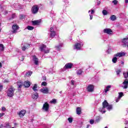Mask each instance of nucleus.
<instances>
[{
	"label": "nucleus",
	"instance_id": "4be33fe9",
	"mask_svg": "<svg viewBox=\"0 0 128 128\" xmlns=\"http://www.w3.org/2000/svg\"><path fill=\"white\" fill-rule=\"evenodd\" d=\"M54 36H56V32L54 31L51 32L50 34V37L54 38Z\"/></svg>",
	"mask_w": 128,
	"mask_h": 128
},
{
	"label": "nucleus",
	"instance_id": "bb28decb",
	"mask_svg": "<svg viewBox=\"0 0 128 128\" xmlns=\"http://www.w3.org/2000/svg\"><path fill=\"white\" fill-rule=\"evenodd\" d=\"M123 76H124V78H128V71H127L126 72H123Z\"/></svg>",
	"mask_w": 128,
	"mask_h": 128
},
{
	"label": "nucleus",
	"instance_id": "052dcab7",
	"mask_svg": "<svg viewBox=\"0 0 128 128\" xmlns=\"http://www.w3.org/2000/svg\"><path fill=\"white\" fill-rule=\"evenodd\" d=\"M4 82L8 83V80H4Z\"/></svg>",
	"mask_w": 128,
	"mask_h": 128
},
{
	"label": "nucleus",
	"instance_id": "09e8293b",
	"mask_svg": "<svg viewBox=\"0 0 128 128\" xmlns=\"http://www.w3.org/2000/svg\"><path fill=\"white\" fill-rule=\"evenodd\" d=\"M42 80H46V76H44L42 77Z\"/></svg>",
	"mask_w": 128,
	"mask_h": 128
},
{
	"label": "nucleus",
	"instance_id": "864d4df0",
	"mask_svg": "<svg viewBox=\"0 0 128 128\" xmlns=\"http://www.w3.org/2000/svg\"><path fill=\"white\" fill-rule=\"evenodd\" d=\"M54 32V28H50V32Z\"/></svg>",
	"mask_w": 128,
	"mask_h": 128
},
{
	"label": "nucleus",
	"instance_id": "412c9836",
	"mask_svg": "<svg viewBox=\"0 0 128 128\" xmlns=\"http://www.w3.org/2000/svg\"><path fill=\"white\" fill-rule=\"evenodd\" d=\"M110 20H112V22H114V21L116 20V16L114 15H112L110 17Z\"/></svg>",
	"mask_w": 128,
	"mask_h": 128
},
{
	"label": "nucleus",
	"instance_id": "a878e982",
	"mask_svg": "<svg viewBox=\"0 0 128 128\" xmlns=\"http://www.w3.org/2000/svg\"><path fill=\"white\" fill-rule=\"evenodd\" d=\"M112 62H114V64H116V62H118V58L115 56L112 58Z\"/></svg>",
	"mask_w": 128,
	"mask_h": 128
},
{
	"label": "nucleus",
	"instance_id": "ea45409f",
	"mask_svg": "<svg viewBox=\"0 0 128 128\" xmlns=\"http://www.w3.org/2000/svg\"><path fill=\"white\" fill-rule=\"evenodd\" d=\"M50 102L52 104H56V99H52Z\"/></svg>",
	"mask_w": 128,
	"mask_h": 128
},
{
	"label": "nucleus",
	"instance_id": "7ed1b4c3",
	"mask_svg": "<svg viewBox=\"0 0 128 128\" xmlns=\"http://www.w3.org/2000/svg\"><path fill=\"white\" fill-rule=\"evenodd\" d=\"M14 88L13 86H11L8 89L7 96L9 98H12L14 96Z\"/></svg>",
	"mask_w": 128,
	"mask_h": 128
},
{
	"label": "nucleus",
	"instance_id": "473e14b6",
	"mask_svg": "<svg viewBox=\"0 0 128 128\" xmlns=\"http://www.w3.org/2000/svg\"><path fill=\"white\" fill-rule=\"evenodd\" d=\"M100 120V117L97 116L96 117V122H99Z\"/></svg>",
	"mask_w": 128,
	"mask_h": 128
},
{
	"label": "nucleus",
	"instance_id": "2f4dec72",
	"mask_svg": "<svg viewBox=\"0 0 128 128\" xmlns=\"http://www.w3.org/2000/svg\"><path fill=\"white\" fill-rule=\"evenodd\" d=\"M102 14H104V16H106V14H108V11L104 10H102Z\"/></svg>",
	"mask_w": 128,
	"mask_h": 128
},
{
	"label": "nucleus",
	"instance_id": "de8ad7c7",
	"mask_svg": "<svg viewBox=\"0 0 128 128\" xmlns=\"http://www.w3.org/2000/svg\"><path fill=\"white\" fill-rule=\"evenodd\" d=\"M12 18H16V14H12Z\"/></svg>",
	"mask_w": 128,
	"mask_h": 128
},
{
	"label": "nucleus",
	"instance_id": "e2e57ef3",
	"mask_svg": "<svg viewBox=\"0 0 128 128\" xmlns=\"http://www.w3.org/2000/svg\"><path fill=\"white\" fill-rule=\"evenodd\" d=\"M90 126V124H88L86 128H89Z\"/></svg>",
	"mask_w": 128,
	"mask_h": 128
},
{
	"label": "nucleus",
	"instance_id": "9b49d317",
	"mask_svg": "<svg viewBox=\"0 0 128 128\" xmlns=\"http://www.w3.org/2000/svg\"><path fill=\"white\" fill-rule=\"evenodd\" d=\"M72 66H74V64L72 63H68L66 64L64 68H66V70H70V68H72Z\"/></svg>",
	"mask_w": 128,
	"mask_h": 128
},
{
	"label": "nucleus",
	"instance_id": "a18cd8bd",
	"mask_svg": "<svg viewBox=\"0 0 128 128\" xmlns=\"http://www.w3.org/2000/svg\"><path fill=\"white\" fill-rule=\"evenodd\" d=\"M120 100V97H118V98L116 99V102H118V101Z\"/></svg>",
	"mask_w": 128,
	"mask_h": 128
},
{
	"label": "nucleus",
	"instance_id": "49530a36",
	"mask_svg": "<svg viewBox=\"0 0 128 128\" xmlns=\"http://www.w3.org/2000/svg\"><path fill=\"white\" fill-rule=\"evenodd\" d=\"M71 84L72 86H74V80H71Z\"/></svg>",
	"mask_w": 128,
	"mask_h": 128
},
{
	"label": "nucleus",
	"instance_id": "8fccbe9b",
	"mask_svg": "<svg viewBox=\"0 0 128 128\" xmlns=\"http://www.w3.org/2000/svg\"><path fill=\"white\" fill-rule=\"evenodd\" d=\"M2 110L5 111L6 110V108L5 107H2Z\"/></svg>",
	"mask_w": 128,
	"mask_h": 128
},
{
	"label": "nucleus",
	"instance_id": "69168bd1",
	"mask_svg": "<svg viewBox=\"0 0 128 128\" xmlns=\"http://www.w3.org/2000/svg\"><path fill=\"white\" fill-rule=\"evenodd\" d=\"M125 2L126 4H128V0H125Z\"/></svg>",
	"mask_w": 128,
	"mask_h": 128
},
{
	"label": "nucleus",
	"instance_id": "6e6552de",
	"mask_svg": "<svg viewBox=\"0 0 128 128\" xmlns=\"http://www.w3.org/2000/svg\"><path fill=\"white\" fill-rule=\"evenodd\" d=\"M32 26H40V22H42V20H32Z\"/></svg>",
	"mask_w": 128,
	"mask_h": 128
},
{
	"label": "nucleus",
	"instance_id": "393cba45",
	"mask_svg": "<svg viewBox=\"0 0 128 128\" xmlns=\"http://www.w3.org/2000/svg\"><path fill=\"white\" fill-rule=\"evenodd\" d=\"M0 52L4 50V46L2 44H0Z\"/></svg>",
	"mask_w": 128,
	"mask_h": 128
},
{
	"label": "nucleus",
	"instance_id": "0e129e2a",
	"mask_svg": "<svg viewBox=\"0 0 128 128\" xmlns=\"http://www.w3.org/2000/svg\"><path fill=\"white\" fill-rule=\"evenodd\" d=\"M2 62H0V68H2Z\"/></svg>",
	"mask_w": 128,
	"mask_h": 128
},
{
	"label": "nucleus",
	"instance_id": "5fc2aeb1",
	"mask_svg": "<svg viewBox=\"0 0 128 128\" xmlns=\"http://www.w3.org/2000/svg\"><path fill=\"white\" fill-rule=\"evenodd\" d=\"M20 20H24V15H20Z\"/></svg>",
	"mask_w": 128,
	"mask_h": 128
},
{
	"label": "nucleus",
	"instance_id": "72a5a7b5",
	"mask_svg": "<svg viewBox=\"0 0 128 128\" xmlns=\"http://www.w3.org/2000/svg\"><path fill=\"white\" fill-rule=\"evenodd\" d=\"M60 48H62V45H58L57 46H55V48H56L58 50H60Z\"/></svg>",
	"mask_w": 128,
	"mask_h": 128
},
{
	"label": "nucleus",
	"instance_id": "aec40b11",
	"mask_svg": "<svg viewBox=\"0 0 128 128\" xmlns=\"http://www.w3.org/2000/svg\"><path fill=\"white\" fill-rule=\"evenodd\" d=\"M76 112L77 114H82V108L78 107L76 109Z\"/></svg>",
	"mask_w": 128,
	"mask_h": 128
},
{
	"label": "nucleus",
	"instance_id": "e433bc0d",
	"mask_svg": "<svg viewBox=\"0 0 128 128\" xmlns=\"http://www.w3.org/2000/svg\"><path fill=\"white\" fill-rule=\"evenodd\" d=\"M48 85V83L46 82H44L42 83L41 86H46Z\"/></svg>",
	"mask_w": 128,
	"mask_h": 128
},
{
	"label": "nucleus",
	"instance_id": "f8f14e48",
	"mask_svg": "<svg viewBox=\"0 0 128 128\" xmlns=\"http://www.w3.org/2000/svg\"><path fill=\"white\" fill-rule=\"evenodd\" d=\"M104 32L108 34H112V30L110 28H105L104 30Z\"/></svg>",
	"mask_w": 128,
	"mask_h": 128
},
{
	"label": "nucleus",
	"instance_id": "1a4fd4ad",
	"mask_svg": "<svg viewBox=\"0 0 128 128\" xmlns=\"http://www.w3.org/2000/svg\"><path fill=\"white\" fill-rule=\"evenodd\" d=\"M126 56V53L124 52H118L114 54V56H116V58H122V56Z\"/></svg>",
	"mask_w": 128,
	"mask_h": 128
},
{
	"label": "nucleus",
	"instance_id": "423d86ee",
	"mask_svg": "<svg viewBox=\"0 0 128 128\" xmlns=\"http://www.w3.org/2000/svg\"><path fill=\"white\" fill-rule=\"evenodd\" d=\"M26 114V111L24 110H22L20 112H18V114L20 116V118H24Z\"/></svg>",
	"mask_w": 128,
	"mask_h": 128
},
{
	"label": "nucleus",
	"instance_id": "680f3d73",
	"mask_svg": "<svg viewBox=\"0 0 128 128\" xmlns=\"http://www.w3.org/2000/svg\"><path fill=\"white\" fill-rule=\"evenodd\" d=\"M103 110H102L101 112H102V114H105V112H106V110H104V111H103Z\"/></svg>",
	"mask_w": 128,
	"mask_h": 128
},
{
	"label": "nucleus",
	"instance_id": "338daca9",
	"mask_svg": "<svg viewBox=\"0 0 128 128\" xmlns=\"http://www.w3.org/2000/svg\"><path fill=\"white\" fill-rule=\"evenodd\" d=\"M121 64H124V62L122 61L121 62Z\"/></svg>",
	"mask_w": 128,
	"mask_h": 128
},
{
	"label": "nucleus",
	"instance_id": "58836bf2",
	"mask_svg": "<svg viewBox=\"0 0 128 128\" xmlns=\"http://www.w3.org/2000/svg\"><path fill=\"white\" fill-rule=\"evenodd\" d=\"M28 48H26V46H24L22 47V50H23L24 52Z\"/></svg>",
	"mask_w": 128,
	"mask_h": 128
},
{
	"label": "nucleus",
	"instance_id": "f257e3e1",
	"mask_svg": "<svg viewBox=\"0 0 128 128\" xmlns=\"http://www.w3.org/2000/svg\"><path fill=\"white\" fill-rule=\"evenodd\" d=\"M102 108H99V112H102V110H104L106 108H107V110H112V106L109 105L108 102V101L106 100H104L102 102Z\"/></svg>",
	"mask_w": 128,
	"mask_h": 128
},
{
	"label": "nucleus",
	"instance_id": "79ce46f5",
	"mask_svg": "<svg viewBox=\"0 0 128 128\" xmlns=\"http://www.w3.org/2000/svg\"><path fill=\"white\" fill-rule=\"evenodd\" d=\"M90 124H94V120H90Z\"/></svg>",
	"mask_w": 128,
	"mask_h": 128
},
{
	"label": "nucleus",
	"instance_id": "f704fd0d",
	"mask_svg": "<svg viewBox=\"0 0 128 128\" xmlns=\"http://www.w3.org/2000/svg\"><path fill=\"white\" fill-rule=\"evenodd\" d=\"M117 76H118L122 72V69H119L116 71Z\"/></svg>",
	"mask_w": 128,
	"mask_h": 128
},
{
	"label": "nucleus",
	"instance_id": "13d9d810",
	"mask_svg": "<svg viewBox=\"0 0 128 128\" xmlns=\"http://www.w3.org/2000/svg\"><path fill=\"white\" fill-rule=\"evenodd\" d=\"M90 20H92L93 16L92 15H90Z\"/></svg>",
	"mask_w": 128,
	"mask_h": 128
},
{
	"label": "nucleus",
	"instance_id": "f03ea898",
	"mask_svg": "<svg viewBox=\"0 0 128 128\" xmlns=\"http://www.w3.org/2000/svg\"><path fill=\"white\" fill-rule=\"evenodd\" d=\"M40 6L38 5H34L31 8V12L33 14H36L38 12Z\"/></svg>",
	"mask_w": 128,
	"mask_h": 128
},
{
	"label": "nucleus",
	"instance_id": "b1692460",
	"mask_svg": "<svg viewBox=\"0 0 128 128\" xmlns=\"http://www.w3.org/2000/svg\"><path fill=\"white\" fill-rule=\"evenodd\" d=\"M112 88V86L108 85L106 87V88L105 89V92H108L110 90V88Z\"/></svg>",
	"mask_w": 128,
	"mask_h": 128
},
{
	"label": "nucleus",
	"instance_id": "6e6d98bb",
	"mask_svg": "<svg viewBox=\"0 0 128 128\" xmlns=\"http://www.w3.org/2000/svg\"><path fill=\"white\" fill-rule=\"evenodd\" d=\"M94 10H91V14H94Z\"/></svg>",
	"mask_w": 128,
	"mask_h": 128
},
{
	"label": "nucleus",
	"instance_id": "4468645a",
	"mask_svg": "<svg viewBox=\"0 0 128 128\" xmlns=\"http://www.w3.org/2000/svg\"><path fill=\"white\" fill-rule=\"evenodd\" d=\"M32 98L33 100H37L38 98V93L34 92L32 94Z\"/></svg>",
	"mask_w": 128,
	"mask_h": 128
},
{
	"label": "nucleus",
	"instance_id": "c03bdc74",
	"mask_svg": "<svg viewBox=\"0 0 128 128\" xmlns=\"http://www.w3.org/2000/svg\"><path fill=\"white\" fill-rule=\"evenodd\" d=\"M5 125H6V127L10 126V123L8 122H6L5 123Z\"/></svg>",
	"mask_w": 128,
	"mask_h": 128
},
{
	"label": "nucleus",
	"instance_id": "c85d7f7f",
	"mask_svg": "<svg viewBox=\"0 0 128 128\" xmlns=\"http://www.w3.org/2000/svg\"><path fill=\"white\" fill-rule=\"evenodd\" d=\"M27 28L28 30H32L34 28V26H27Z\"/></svg>",
	"mask_w": 128,
	"mask_h": 128
},
{
	"label": "nucleus",
	"instance_id": "f3484780",
	"mask_svg": "<svg viewBox=\"0 0 128 128\" xmlns=\"http://www.w3.org/2000/svg\"><path fill=\"white\" fill-rule=\"evenodd\" d=\"M24 86L25 88H30V82L28 80L25 81Z\"/></svg>",
	"mask_w": 128,
	"mask_h": 128
},
{
	"label": "nucleus",
	"instance_id": "cd10ccee",
	"mask_svg": "<svg viewBox=\"0 0 128 128\" xmlns=\"http://www.w3.org/2000/svg\"><path fill=\"white\" fill-rule=\"evenodd\" d=\"M32 72H26L25 74V76H32Z\"/></svg>",
	"mask_w": 128,
	"mask_h": 128
},
{
	"label": "nucleus",
	"instance_id": "9d476101",
	"mask_svg": "<svg viewBox=\"0 0 128 128\" xmlns=\"http://www.w3.org/2000/svg\"><path fill=\"white\" fill-rule=\"evenodd\" d=\"M82 48V44L80 43H76L74 45V50H80V48Z\"/></svg>",
	"mask_w": 128,
	"mask_h": 128
},
{
	"label": "nucleus",
	"instance_id": "3c124183",
	"mask_svg": "<svg viewBox=\"0 0 128 128\" xmlns=\"http://www.w3.org/2000/svg\"><path fill=\"white\" fill-rule=\"evenodd\" d=\"M3 86L2 85H0V92H2V90Z\"/></svg>",
	"mask_w": 128,
	"mask_h": 128
},
{
	"label": "nucleus",
	"instance_id": "c9c22d12",
	"mask_svg": "<svg viewBox=\"0 0 128 128\" xmlns=\"http://www.w3.org/2000/svg\"><path fill=\"white\" fill-rule=\"evenodd\" d=\"M123 96H124V92H119V96H118L119 98H122Z\"/></svg>",
	"mask_w": 128,
	"mask_h": 128
},
{
	"label": "nucleus",
	"instance_id": "c756f323",
	"mask_svg": "<svg viewBox=\"0 0 128 128\" xmlns=\"http://www.w3.org/2000/svg\"><path fill=\"white\" fill-rule=\"evenodd\" d=\"M82 72H83L82 70H78V71L77 72V74H78V76H80V74H82Z\"/></svg>",
	"mask_w": 128,
	"mask_h": 128
},
{
	"label": "nucleus",
	"instance_id": "2eb2a0df",
	"mask_svg": "<svg viewBox=\"0 0 128 128\" xmlns=\"http://www.w3.org/2000/svg\"><path fill=\"white\" fill-rule=\"evenodd\" d=\"M33 60L34 62V64H36V66L38 64V58H36V55L33 56Z\"/></svg>",
	"mask_w": 128,
	"mask_h": 128
},
{
	"label": "nucleus",
	"instance_id": "6ab92c4d",
	"mask_svg": "<svg viewBox=\"0 0 128 128\" xmlns=\"http://www.w3.org/2000/svg\"><path fill=\"white\" fill-rule=\"evenodd\" d=\"M46 48V46L43 44L40 46V52H44V48Z\"/></svg>",
	"mask_w": 128,
	"mask_h": 128
},
{
	"label": "nucleus",
	"instance_id": "4c0bfd02",
	"mask_svg": "<svg viewBox=\"0 0 128 128\" xmlns=\"http://www.w3.org/2000/svg\"><path fill=\"white\" fill-rule=\"evenodd\" d=\"M68 122H69L70 124H72V118H68Z\"/></svg>",
	"mask_w": 128,
	"mask_h": 128
},
{
	"label": "nucleus",
	"instance_id": "0eeeda50",
	"mask_svg": "<svg viewBox=\"0 0 128 128\" xmlns=\"http://www.w3.org/2000/svg\"><path fill=\"white\" fill-rule=\"evenodd\" d=\"M42 110L45 112H48L50 110V104L47 102H45L42 107Z\"/></svg>",
	"mask_w": 128,
	"mask_h": 128
},
{
	"label": "nucleus",
	"instance_id": "a19ab883",
	"mask_svg": "<svg viewBox=\"0 0 128 128\" xmlns=\"http://www.w3.org/2000/svg\"><path fill=\"white\" fill-rule=\"evenodd\" d=\"M112 2L116 6L118 4V1L116 0H114Z\"/></svg>",
	"mask_w": 128,
	"mask_h": 128
},
{
	"label": "nucleus",
	"instance_id": "a211bd4d",
	"mask_svg": "<svg viewBox=\"0 0 128 128\" xmlns=\"http://www.w3.org/2000/svg\"><path fill=\"white\" fill-rule=\"evenodd\" d=\"M122 42L124 44V46H126L128 44V38H124L122 40Z\"/></svg>",
	"mask_w": 128,
	"mask_h": 128
},
{
	"label": "nucleus",
	"instance_id": "bf43d9fd",
	"mask_svg": "<svg viewBox=\"0 0 128 128\" xmlns=\"http://www.w3.org/2000/svg\"><path fill=\"white\" fill-rule=\"evenodd\" d=\"M30 44H27L26 46V48H30Z\"/></svg>",
	"mask_w": 128,
	"mask_h": 128
},
{
	"label": "nucleus",
	"instance_id": "603ef678",
	"mask_svg": "<svg viewBox=\"0 0 128 128\" xmlns=\"http://www.w3.org/2000/svg\"><path fill=\"white\" fill-rule=\"evenodd\" d=\"M4 116V113H0V118Z\"/></svg>",
	"mask_w": 128,
	"mask_h": 128
},
{
	"label": "nucleus",
	"instance_id": "4d7b16f0",
	"mask_svg": "<svg viewBox=\"0 0 128 128\" xmlns=\"http://www.w3.org/2000/svg\"><path fill=\"white\" fill-rule=\"evenodd\" d=\"M24 56H22V62H24Z\"/></svg>",
	"mask_w": 128,
	"mask_h": 128
},
{
	"label": "nucleus",
	"instance_id": "7c9ffc66",
	"mask_svg": "<svg viewBox=\"0 0 128 128\" xmlns=\"http://www.w3.org/2000/svg\"><path fill=\"white\" fill-rule=\"evenodd\" d=\"M18 86V88H20L22 86V82H17Z\"/></svg>",
	"mask_w": 128,
	"mask_h": 128
},
{
	"label": "nucleus",
	"instance_id": "5701e85b",
	"mask_svg": "<svg viewBox=\"0 0 128 128\" xmlns=\"http://www.w3.org/2000/svg\"><path fill=\"white\" fill-rule=\"evenodd\" d=\"M38 85L36 84H34V86L32 87V90L34 92H38Z\"/></svg>",
	"mask_w": 128,
	"mask_h": 128
},
{
	"label": "nucleus",
	"instance_id": "ddd939ff",
	"mask_svg": "<svg viewBox=\"0 0 128 128\" xmlns=\"http://www.w3.org/2000/svg\"><path fill=\"white\" fill-rule=\"evenodd\" d=\"M40 92H42V94H48V88L46 87L44 88H42L40 90Z\"/></svg>",
	"mask_w": 128,
	"mask_h": 128
},
{
	"label": "nucleus",
	"instance_id": "37998d69",
	"mask_svg": "<svg viewBox=\"0 0 128 128\" xmlns=\"http://www.w3.org/2000/svg\"><path fill=\"white\" fill-rule=\"evenodd\" d=\"M50 50H44V54H48V52H50Z\"/></svg>",
	"mask_w": 128,
	"mask_h": 128
},
{
	"label": "nucleus",
	"instance_id": "20e7f679",
	"mask_svg": "<svg viewBox=\"0 0 128 128\" xmlns=\"http://www.w3.org/2000/svg\"><path fill=\"white\" fill-rule=\"evenodd\" d=\"M87 92H92L94 90V86L92 84H89L86 88Z\"/></svg>",
	"mask_w": 128,
	"mask_h": 128
},
{
	"label": "nucleus",
	"instance_id": "774afa93",
	"mask_svg": "<svg viewBox=\"0 0 128 128\" xmlns=\"http://www.w3.org/2000/svg\"><path fill=\"white\" fill-rule=\"evenodd\" d=\"M104 128H108V126H106Z\"/></svg>",
	"mask_w": 128,
	"mask_h": 128
},
{
	"label": "nucleus",
	"instance_id": "39448f33",
	"mask_svg": "<svg viewBox=\"0 0 128 128\" xmlns=\"http://www.w3.org/2000/svg\"><path fill=\"white\" fill-rule=\"evenodd\" d=\"M20 28V26H18L16 24H14L12 26V30H13L12 32V34H16V30Z\"/></svg>",
	"mask_w": 128,
	"mask_h": 128
},
{
	"label": "nucleus",
	"instance_id": "dca6fc26",
	"mask_svg": "<svg viewBox=\"0 0 128 128\" xmlns=\"http://www.w3.org/2000/svg\"><path fill=\"white\" fill-rule=\"evenodd\" d=\"M123 84H124L123 88H125V89L128 88V79H126L124 80V82H123Z\"/></svg>",
	"mask_w": 128,
	"mask_h": 128
}]
</instances>
